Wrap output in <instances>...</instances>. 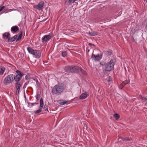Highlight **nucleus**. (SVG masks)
<instances>
[{"mask_svg":"<svg viewBox=\"0 0 147 147\" xmlns=\"http://www.w3.org/2000/svg\"><path fill=\"white\" fill-rule=\"evenodd\" d=\"M43 109L45 111H48V106L47 105L45 104L44 105V107L43 108Z\"/></svg>","mask_w":147,"mask_h":147,"instance_id":"nucleus-27","label":"nucleus"},{"mask_svg":"<svg viewBox=\"0 0 147 147\" xmlns=\"http://www.w3.org/2000/svg\"><path fill=\"white\" fill-rule=\"evenodd\" d=\"M18 36L17 35H15L12 37H9L8 40L7 42H12L14 41L17 39Z\"/></svg>","mask_w":147,"mask_h":147,"instance_id":"nucleus-12","label":"nucleus"},{"mask_svg":"<svg viewBox=\"0 0 147 147\" xmlns=\"http://www.w3.org/2000/svg\"><path fill=\"white\" fill-rule=\"evenodd\" d=\"M29 83V82H26V83H25L24 84V86H23L24 88V86H26Z\"/></svg>","mask_w":147,"mask_h":147,"instance_id":"nucleus-35","label":"nucleus"},{"mask_svg":"<svg viewBox=\"0 0 147 147\" xmlns=\"http://www.w3.org/2000/svg\"><path fill=\"white\" fill-rule=\"evenodd\" d=\"M115 60L111 59L109 62L104 64L105 70V71H110L114 68L115 64Z\"/></svg>","mask_w":147,"mask_h":147,"instance_id":"nucleus-2","label":"nucleus"},{"mask_svg":"<svg viewBox=\"0 0 147 147\" xmlns=\"http://www.w3.org/2000/svg\"><path fill=\"white\" fill-rule=\"evenodd\" d=\"M30 78V76L29 74H27L25 76V79L28 80Z\"/></svg>","mask_w":147,"mask_h":147,"instance_id":"nucleus-32","label":"nucleus"},{"mask_svg":"<svg viewBox=\"0 0 147 147\" xmlns=\"http://www.w3.org/2000/svg\"><path fill=\"white\" fill-rule=\"evenodd\" d=\"M66 85L62 83L58 84L55 85L52 89V92L57 95H60L64 92H66Z\"/></svg>","mask_w":147,"mask_h":147,"instance_id":"nucleus-1","label":"nucleus"},{"mask_svg":"<svg viewBox=\"0 0 147 147\" xmlns=\"http://www.w3.org/2000/svg\"><path fill=\"white\" fill-rule=\"evenodd\" d=\"M80 71L84 75L86 74V72L81 68L80 70Z\"/></svg>","mask_w":147,"mask_h":147,"instance_id":"nucleus-31","label":"nucleus"},{"mask_svg":"<svg viewBox=\"0 0 147 147\" xmlns=\"http://www.w3.org/2000/svg\"><path fill=\"white\" fill-rule=\"evenodd\" d=\"M22 86V85L19 82H17L15 84V87L16 88V95H19V92L20 89V87Z\"/></svg>","mask_w":147,"mask_h":147,"instance_id":"nucleus-10","label":"nucleus"},{"mask_svg":"<svg viewBox=\"0 0 147 147\" xmlns=\"http://www.w3.org/2000/svg\"><path fill=\"white\" fill-rule=\"evenodd\" d=\"M90 35L91 36H94L98 34V33L97 32L92 31L89 32Z\"/></svg>","mask_w":147,"mask_h":147,"instance_id":"nucleus-21","label":"nucleus"},{"mask_svg":"<svg viewBox=\"0 0 147 147\" xmlns=\"http://www.w3.org/2000/svg\"><path fill=\"white\" fill-rule=\"evenodd\" d=\"M140 98L142 100H147V96H142V95L140 96Z\"/></svg>","mask_w":147,"mask_h":147,"instance_id":"nucleus-25","label":"nucleus"},{"mask_svg":"<svg viewBox=\"0 0 147 147\" xmlns=\"http://www.w3.org/2000/svg\"><path fill=\"white\" fill-rule=\"evenodd\" d=\"M14 77V75L13 74L8 75L4 78L3 80L4 84L5 85H7L12 83L13 81V78Z\"/></svg>","mask_w":147,"mask_h":147,"instance_id":"nucleus-4","label":"nucleus"},{"mask_svg":"<svg viewBox=\"0 0 147 147\" xmlns=\"http://www.w3.org/2000/svg\"><path fill=\"white\" fill-rule=\"evenodd\" d=\"M5 7L4 6L1 5L0 6V12L3 10Z\"/></svg>","mask_w":147,"mask_h":147,"instance_id":"nucleus-33","label":"nucleus"},{"mask_svg":"<svg viewBox=\"0 0 147 147\" xmlns=\"http://www.w3.org/2000/svg\"><path fill=\"white\" fill-rule=\"evenodd\" d=\"M44 5V2L41 1L39 2L37 5L33 6V7L38 10L42 9Z\"/></svg>","mask_w":147,"mask_h":147,"instance_id":"nucleus-7","label":"nucleus"},{"mask_svg":"<svg viewBox=\"0 0 147 147\" xmlns=\"http://www.w3.org/2000/svg\"><path fill=\"white\" fill-rule=\"evenodd\" d=\"M88 45L90 46H95V45L93 44H92L91 43H89L88 44Z\"/></svg>","mask_w":147,"mask_h":147,"instance_id":"nucleus-36","label":"nucleus"},{"mask_svg":"<svg viewBox=\"0 0 147 147\" xmlns=\"http://www.w3.org/2000/svg\"><path fill=\"white\" fill-rule=\"evenodd\" d=\"M33 80L36 82L37 86L38 87H39L40 86V84L37 79L36 78L33 79Z\"/></svg>","mask_w":147,"mask_h":147,"instance_id":"nucleus-24","label":"nucleus"},{"mask_svg":"<svg viewBox=\"0 0 147 147\" xmlns=\"http://www.w3.org/2000/svg\"><path fill=\"white\" fill-rule=\"evenodd\" d=\"M144 1H145V0H144Z\"/></svg>","mask_w":147,"mask_h":147,"instance_id":"nucleus-43","label":"nucleus"},{"mask_svg":"<svg viewBox=\"0 0 147 147\" xmlns=\"http://www.w3.org/2000/svg\"><path fill=\"white\" fill-rule=\"evenodd\" d=\"M71 73H77L80 72V68L78 66H71Z\"/></svg>","mask_w":147,"mask_h":147,"instance_id":"nucleus-8","label":"nucleus"},{"mask_svg":"<svg viewBox=\"0 0 147 147\" xmlns=\"http://www.w3.org/2000/svg\"><path fill=\"white\" fill-rule=\"evenodd\" d=\"M26 86H24V88H25L26 87Z\"/></svg>","mask_w":147,"mask_h":147,"instance_id":"nucleus-42","label":"nucleus"},{"mask_svg":"<svg viewBox=\"0 0 147 147\" xmlns=\"http://www.w3.org/2000/svg\"><path fill=\"white\" fill-rule=\"evenodd\" d=\"M64 70L66 73H71V66H65L64 68Z\"/></svg>","mask_w":147,"mask_h":147,"instance_id":"nucleus-13","label":"nucleus"},{"mask_svg":"<svg viewBox=\"0 0 147 147\" xmlns=\"http://www.w3.org/2000/svg\"><path fill=\"white\" fill-rule=\"evenodd\" d=\"M22 32L19 35L18 38H17L16 41L17 42L20 40L22 38Z\"/></svg>","mask_w":147,"mask_h":147,"instance_id":"nucleus-23","label":"nucleus"},{"mask_svg":"<svg viewBox=\"0 0 147 147\" xmlns=\"http://www.w3.org/2000/svg\"><path fill=\"white\" fill-rule=\"evenodd\" d=\"M19 28L17 26H13L11 28V31L13 33H15L19 30Z\"/></svg>","mask_w":147,"mask_h":147,"instance_id":"nucleus-11","label":"nucleus"},{"mask_svg":"<svg viewBox=\"0 0 147 147\" xmlns=\"http://www.w3.org/2000/svg\"><path fill=\"white\" fill-rule=\"evenodd\" d=\"M21 78H22L20 77H19V76H18L16 75L15 76H14V77L13 78V80H15L16 82H18L20 81Z\"/></svg>","mask_w":147,"mask_h":147,"instance_id":"nucleus-17","label":"nucleus"},{"mask_svg":"<svg viewBox=\"0 0 147 147\" xmlns=\"http://www.w3.org/2000/svg\"><path fill=\"white\" fill-rule=\"evenodd\" d=\"M102 54L101 53L96 55H95L92 53L91 56V58L92 60H94L95 61H99L102 59Z\"/></svg>","mask_w":147,"mask_h":147,"instance_id":"nucleus-5","label":"nucleus"},{"mask_svg":"<svg viewBox=\"0 0 147 147\" xmlns=\"http://www.w3.org/2000/svg\"><path fill=\"white\" fill-rule=\"evenodd\" d=\"M74 0V2L75 1H76L77 0Z\"/></svg>","mask_w":147,"mask_h":147,"instance_id":"nucleus-40","label":"nucleus"},{"mask_svg":"<svg viewBox=\"0 0 147 147\" xmlns=\"http://www.w3.org/2000/svg\"><path fill=\"white\" fill-rule=\"evenodd\" d=\"M27 50L28 53L34 55L36 58H39L40 57L41 54L39 50H34L30 47L27 48Z\"/></svg>","mask_w":147,"mask_h":147,"instance_id":"nucleus-3","label":"nucleus"},{"mask_svg":"<svg viewBox=\"0 0 147 147\" xmlns=\"http://www.w3.org/2000/svg\"><path fill=\"white\" fill-rule=\"evenodd\" d=\"M128 82L127 81H125L123 82L121 84V89H122L125 85L128 84Z\"/></svg>","mask_w":147,"mask_h":147,"instance_id":"nucleus-19","label":"nucleus"},{"mask_svg":"<svg viewBox=\"0 0 147 147\" xmlns=\"http://www.w3.org/2000/svg\"><path fill=\"white\" fill-rule=\"evenodd\" d=\"M0 75H2L5 71V69L3 66H1L0 68Z\"/></svg>","mask_w":147,"mask_h":147,"instance_id":"nucleus-20","label":"nucleus"},{"mask_svg":"<svg viewBox=\"0 0 147 147\" xmlns=\"http://www.w3.org/2000/svg\"><path fill=\"white\" fill-rule=\"evenodd\" d=\"M88 96V94L85 92L82 94L80 96V99H83L86 98Z\"/></svg>","mask_w":147,"mask_h":147,"instance_id":"nucleus-14","label":"nucleus"},{"mask_svg":"<svg viewBox=\"0 0 147 147\" xmlns=\"http://www.w3.org/2000/svg\"><path fill=\"white\" fill-rule=\"evenodd\" d=\"M67 55V53L65 51H64L62 53V56L63 57H65Z\"/></svg>","mask_w":147,"mask_h":147,"instance_id":"nucleus-28","label":"nucleus"},{"mask_svg":"<svg viewBox=\"0 0 147 147\" xmlns=\"http://www.w3.org/2000/svg\"><path fill=\"white\" fill-rule=\"evenodd\" d=\"M38 104V103H36V102H35V103H30V107H31L32 106H33L34 105H37Z\"/></svg>","mask_w":147,"mask_h":147,"instance_id":"nucleus-34","label":"nucleus"},{"mask_svg":"<svg viewBox=\"0 0 147 147\" xmlns=\"http://www.w3.org/2000/svg\"><path fill=\"white\" fill-rule=\"evenodd\" d=\"M40 105L39 107V109L34 111V113L35 114H37L40 113L42 111V109L43 108L44 105L43 100L42 98H41L40 101Z\"/></svg>","mask_w":147,"mask_h":147,"instance_id":"nucleus-6","label":"nucleus"},{"mask_svg":"<svg viewBox=\"0 0 147 147\" xmlns=\"http://www.w3.org/2000/svg\"><path fill=\"white\" fill-rule=\"evenodd\" d=\"M68 102V101L67 100H60L59 101V103L61 105H64L66 104Z\"/></svg>","mask_w":147,"mask_h":147,"instance_id":"nucleus-22","label":"nucleus"},{"mask_svg":"<svg viewBox=\"0 0 147 147\" xmlns=\"http://www.w3.org/2000/svg\"><path fill=\"white\" fill-rule=\"evenodd\" d=\"M16 10V9H10L9 10V12H11V11H13V10Z\"/></svg>","mask_w":147,"mask_h":147,"instance_id":"nucleus-37","label":"nucleus"},{"mask_svg":"<svg viewBox=\"0 0 147 147\" xmlns=\"http://www.w3.org/2000/svg\"><path fill=\"white\" fill-rule=\"evenodd\" d=\"M114 117L115 118L116 120H117L119 118V115L117 113H115L113 115Z\"/></svg>","mask_w":147,"mask_h":147,"instance_id":"nucleus-26","label":"nucleus"},{"mask_svg":"<svg viewBox=\"0 0 147 147\" xmlns=\"http://www.w3.org/2000/svg\"><path fill=\"white\" fill-rule=\"evenodd\" d=\"M24 74L21 71L20 72V73H19L17 75V76H19V77H20L21 78L24 76Z\"/></svg>","mask_w":147,"mask_h":147,"instance_id":"nucleus-29","label":"nucleus"},{"mask_svg":"<svg viewBox=\"0 0 147 147\" xmlns=\"http://www.w3.org/2000/svg\"><path fill=\"white\" fill-rule=\"evenodd\" d=\"M52 37V36L49 35H46L44 36L42 39V41L43 43H45L49 41Z\"/></svg>","mask_w":147,"mask_h":147,"instance_id":"nucleus-9","label":"nucleus"},{"mask_svg":"<svg viewBox=\"0 0 147 147\" xmlns=\"http://www.w3.org/2000/svg\"><path fill=\"white\" fill-rule=\"evenodd\" d=\"M30 102H28V107H29L30 106Z\"/></svg>","mask_w":147,"mask_h":147,"instance_id":"nucleus-39","label":"nucleus"},{"mask_svg":"<svg viewBox=\"0 0 147 147\" xmlns=\"http://www.w3.org/2000/svg\"><path fill=\"white\" fill-rule=\"evenodd\" d=\"M40 96L39 94H37L36 96V98L37 101L40 98Z\"/></svg>","mask_w":147,"mask_h":147,"instance_id":"nucleus-30","label":"nucleus"},{"mask_svg":"<svg viewBox=\"0 0 147 147\" xmlns=\"http://www.w3.org/2000/svg\"><path fill=\"white\" fill-rule=\"evenodd\" d=\"M10 36V34L9 32H5L3 34V38H5L6 37L7 38H9V36Z\"/></svg>","mask_w":147,"mask_h":147,"instance_id":"nucleus-15","label":"nucleus"},{"mask_svg":"<svg viewBox=\"0 0 147 147\" xmlns=\"http://www.w3.org/2000/svg\"><path fill=\"white\" fill-rule=\"evenodd\" d=\"M105 53L107 56H108L111 55L112 53V51L111 50L109 49L107 51H105Z\"/></svg>","mask_w":147,"mask_h":147,"instance_id":"nucleus-16","label":"nucleus"},{"mask_svg":"<svg viewBox=\"0 0 147 147\" xmlns=\"http://www.w3.org/2000/svg\"><path fill=\"white\" fill-rule=\"evenodd\" d=\"M16 72L17 74H18L19 73H20L21 71H20L19 70H17Z\"/></svg>","mask_w":147,"mask_h":147,"instance_id":"nucleus-38","label":"nucleus"},{"mask_svg":"<svg viewBox=\"0 0 147 147\" xmlns=\"http://www.w3.org/2000/svg\"><path fill=\"white\" fill-rule=\"evenodd\" d=\"M107 81H108V82H109L110 81V80H108Z\"/></svg>","mask_w":147,"mask_h":147,"instance_id":"nucleus-41","label":"nucleus"},{"mask_svg":"<svg viewBox=\"0 0 147 147\" xmlns=\"http://www.w3.org/2000/svg\"><path fill=\"white\" fill-rule=\"evenodd\" d=\"M74 2L73 0H66L65 3V4H67L69 6L71 5V3H74Z\"/></svg>","mask_w":147,"mask_h":147,"instance_id":"nucleus-18","label":"nucleus"}]
</instances>
